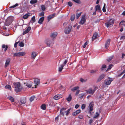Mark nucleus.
<instances>
[{
	"mask_svg": "<svg viewBox=\"0 0 125 125\" xmlns=\"http://www.w3.org/2000/svg\"><path fill=\"white\" fill-rule=\"evenodd\" d=\"M66 108H62L60 110V114L62 115L63 116H64L65 113L66 115L68 116L70 113L71 109H69L67 111H66Z\"/></svg>",
	"mask_w": 125,
	"mask_h": 125,
	"instance_id": "1",
	"label": "nucleus"
},
{
	"mask_svg": "<svg viewBox=\"0 0 125 125\" xmlns=\"http://www.w3.org/2000/svg\"><path fill=\"white\" fill-rule=\"evenodd\" d=\"M13 84L15 87V90L16 92L18 93L21 91L22 87L20 82L14 83Z\"/></svg>",
	"mask_w": 125,
	"mask_h": 125,
	"instance_id": "2",
	"label": "nucleus"
},
{
	"mask_svg": "<svg viewBox=\"0 0 125 125\" xmlns=\"http://www.w3.org/2000/svg\"><path fill=\"white\" fill-rule=\"evenodd\" d=\"M13 19L12 16L9 17L5 21V25L7 26H9L13 21Z\"/></svg>",
	"mask_w": 125,
	"mask_h": 125,
	"instance_id": "3",
	"label": "nucleus"
},
{
	"mask_svg": "<svg viewBox=\"0 0 125 125\" xmlns=\"http://www.w3.org/2000/svg\"><path fill=\"white\" fill-rule=\"evenodd\" d=\"M26 53L24 52L15 53L13 54V56L15 57H20L24 56L25 55Z\"/></svg>",
	"mask_w": 125,
	"mask_h": 125,
	"instance_id": "4",
	"label": "nucleus"
},
{
	"mask_svg": "<svg viewBox=\"0 0 125 125\" xmlns=\"http://www.w3.org/2000/svg\"><path fill=\"white\" fill-rule=\"evenodd\" d=\"M96 88V87H95L93 90L91 88H90L86 90V93L87 94H93L97 89Z\"/></svg>",
	"mask_w": 125,
	"mask_h": 125,
	"instance_id": "5",
	"label": "nucleus"
},
{
	"mask_svg": "<svg viewBox=\"0 0 125 125\" xmlns=\"http://www.w3.org/2000/svg\"><path fill=\"white\" fill-rule=\"evenodd\" d=\"M72 26L71 25H69L68 27H66L65 30V32L66 34H68L71 31Z\"/></svg>",
	"mask_w": 125,
	"mask_h": 125,
	"instance_id": "6",
	"label": "nucleus"
},
{
	"mask_svg": "<svg viewBox=\"0 0 125 125\" xmlns=\"http://www.w3.org/2000/svg\"><path fill=\"white\" fill-rule=\"evenodd\" d=\"M86 19L85 18V16L84 15H83L79 22V23L82 25H83L86 22Z\"/></svg>",
	"mask_w": 125,
	"mask_h": 125,
	"instance_id": "7",
	"label": "nucleus"
},
{
	"mask_svg": "<svg viewBox=\"0 0 125 125\" xmlns=\"http://www.w3.org/2000/svg\"><path fill=\"white\" fill-rule=\"evenodd\" d=\"M105 76V75L103 74H102L97 79V82L101 81Z\"/></svg>",
	"mask_w": 125,
	"mask_h": 125,
	"instance_id": "8",
	"label": "nucleus"
},
{
	"mask_svg": "<svg viewBox=\"0 0 125 125\" xmlns=\"http://www.w3.org/2000/svg\"><path fill=\"white\" fill-rule=\"evenodd\" d=\"M37 56L36 52H32L31 58L34 60Z\"/></svg>",
	"mask_w": 125,
	"mask_h": 125,
	"instance_id": "9",
	"label": "nucleus"
},
{
	"mask_svg": "<svg viewBox=\"0 0 125 125\" xmlns=\"http://www.w3.org/2000/svg\"><path fill=\"white\" fill-rule=\"evenodd\" d=\"M110 39H108L106 42L105 44V47L107 49L108 47H109V44L110 43Z\"/></svg>",
	"mask_w": 125,
	"mask_h": 125,
	"instance_id": "10",
	"label": "nucleus"
},
{
	"mask_svg": "<svg viewBox=\"0 0 125 125\" xmlns=\"http://www.w3.org/2000/svg\"><path fill=\"white\" fill-rule=\"evenodd\" d=\"M33 83L31 81L28 82L26 83V86L30 88L31 87Z\"/></svg>",
	"mask_w": 125,
	"mask_h": 125,
	"instance_id": "11",
	"label": "nucleus"
},
{
	"mask_svg": "<svg viewBox=\"0 0 125 125\" xmlns=\"http://www.w3.org/2000/svg\"><path fill=\"white\" fill-rule=\"evenodd\" d=\"M20 101L21 104H25L26 102V98L24 97L21 98Z\"/></svg>",
	"mask_w": 125,
	"mask_h": 125,
	"instance_id": "12",
	"label": "nucleus"
},
{
	"mask_svg": "<svg viewBox=\"0 0 125 125\" xmlns=\"http://www.w3.org/2000/svg\"><path fill=\"white\" fill-rule=\"evenodd\" d=\"M46 44L48 46L51 47L53 44V42L50 41H48L46 42Z\"/></svg>",
	"mask_w": 125,
	"mask_h": 125,
	"instance_id": "13",
	"label": "nucleus"
},
{
	"mask_svg": "<svg viewBox=\"0 0 125 125\" xmlns=\"http://www.w3.org/2000/svg\"><path fill=\"white\" fill-rule=\"evenodd\" d=\"M31 30V27L30 26H29L27 29L24 31L23 33V35H24L28 33Z\"/></svg>",
	"mask_w": 125,
	"mask_h": 125,
	"instance_id": "14",
	"label": "nucleus"
},
{
	"mask_svg": "<svg viewBox=\"0 0 125 125\" xmlns=\"http://www.w3.org/2000/svg\"><path fill=\"white\" fill-rule=\"evenodd\" d=\"M34 81L35 83L37 85H38L40 84V79L37 78H35L34 79Z\"/></svg>",
	"mask_w": 125,
	"mask_h": 125,
	"instance_id": "15",
	"label": "nucleus"
},
{
	"mask_svg": "<svg viewBox=\"0 0 125 125\" xmlns=\"http://www.w3.org/2000/svg\"><path fill=\"white\" fill-rule=\"evenodd\" d=\"M98 36V33L95 32L92 38V41H94L95 39H96Z\"/></svg>",
	"mask_w": 125,
	"mask_h": 125,
	"instance_id": "16",
	"label": "nucleus"
},
{
	"mask_svg": "<svg viewBox=\"0 0 125 125\" xmlns=\"http://www.w3.org/2000/svg\"><path fill=\"white\" fill-rule=\"evenodd\" d=\"M119 25L121 27H125V21H122L119 23Z\"/></svg>",
	"mask_w": 125,
	"mask_h": 125,
	"instance_id": "17",
	"label": "nucleus"
},
{
	"mask_svg": "<svg viewBox=\"0 0 125 125\" xmlns=\"http://www.w3.org/2000/svg\"><path fill=\"white\" fill-rule=\"evenodd\" d=\"M95 11H98L99 12H100L101 11L100 6L99 5H98L95 6Z\"/></svg>",
	"mask_w": 125,
	"mask_h": 125,
	"instance_id": "18",
	"label": "nucleus"
},
{
	"mask_svg": "<svg viewBox=\"0 0 125 125\" xmlns=\"http://www.w3.org/2000/svg\"><path fill=\"white\" fill-rule=\"evenodd\" d=\"M7 99H8L12 103L14 104V99L11 96H10L7 97Z\"/></svg>",
	"mask_w": 125,
	"mask_h": 125,
	"instance_id": "19",
	"label": "nucleus"
},
{
	"mask_svg": "<svg viewBox=\"0 0 125 125\" xmlns=\"http://www.w3.org/2000/svg\"><path fill=\"white\" fill-rule=\"evenodd\" d=\"M44 17H42L40 18L39 20L38 21V23L40 24H42V22L44 21Z\"/></svg>",
	"mask_w": 125,
	"mask_h": 125,
	"instance_id": "20",
	"label": "nucleus"
},
{
	"mask_svg": "<svg viewBox=\"0 0 125 125\" xmlns=\"http://www.w3.org/2000/svg\"><path fill=\"white\" fill-rule=\"evenodd\" d=\"M10 62V60L9 59H7L6 61V62L5 65V67L6 68L7 67L8 65H9Z\"/></svg>",
	"mask_w": 125,
	"mask_h": 125,
	"instance_id": "21",
	"label": "nucleus"
},
{
	"mask_svg": "<svg viewBox=\"0 0 125 125\" xmlns=\"http://www.w3.org/2000/svg\"><path fill=\"white\" fill-rule=\"evenodd\" d=\"M55 14L53 13L52 15H50L48 16L47 17V19L48 20V21H50L51 19L53 18Z\"/></svg>",
	"mask_w": 125,
	"mask_h": 125,
	"instance_id": "22",
	"label": "nucleus"
},
{
	"mask_svg": "<svg viewBox=\"0 0 125 125\" xmlns=\"http://www.w3.org/2000/svg\"><path fill=\"white\" fill-rule=\"evenodd\" d=\"M81 112V110H77L75 112H73V115L74 116H75L76 115L79 114Z\"/></svg>",
	"mask_w": 125,
	"mask_h": 125,
	"instance_id": "23",
	"label": "nucleus"
},
{
	"mask_svg": "<svg viewBox=\"0 0 125 125\" xmlns=\"http://www.w3.org/2000/svg\"><path fill=\"white\" fill-rule=\"evenodd\" d=\"M113 81V80H107L105 82V84L106 85H109Z\"/></svg>",
	"mask_w": 125,
	"mask_h": 125,
	"instance_id": "24",
	"label": "nucleus"
},
{
	"mask_svg": "<svg viewBox=\"0 0 125 125\" xmlns=\"http://www.w3.org/2000/svg\"><path fill=\"white\" fill-rule=\"evenodd\" d=\"M62 97V95L61 94L55 95V100H58Z\"/></svg>",
	"mask_w": 125,
	"mask_h": 125,
	"instance_id": "25",
	"label": "nucleus"
},
{
	"mask_svg": "<svg viewBox=\"0 0 125 125\" xmlns=\"http://www.w3.org/2000/svg\"><path fill=\"white\" fill-rule=\"evenodd\" d=\"M30 13H27L24 15L23 16V19H27L30 16Z\"/></svg>",
	"mask_w": 125,
	"mask_h": 125,
	"instance_id": "26",
	"label": "nucleus"
},
{
	"mask_svg": "<svg viewBox=\"0 0 125 125\" xmlns=\"http://www.w3.org/2000/svg\"><path fill=\"white\" fill-rule=\"evenodd\" d=\"M72 97L71 94H70L66 98V99L67 100L68 102H70L71 101L72 99Z\"/></svg>",
	"mask_w": 125,
	"mask_h": 125,
	"instance_id": "27",
	"label": "nucleus"
},
{
	"mask_svg": "<svg viewBox=\"0 0 125 125\" xmlns=\"http://www.w3.org/2000/svg\"><path fill=\"white\" fill-rule=\"evenodd\" d=\"M94 104H91V103H90L89 104V106H90V111L89 112L90 113H91L92 111L93 110V107Z\"/></svg>",
	"mask_w": 125,
	"mask_h": 125,
	"instance_id": "28",
	"label": "nucleus"
},
{
	"mask_svg": "<svg viewBox=\"0 0 125 125\" xmlns=\"http://www.w3.org/2000/svg\"><path fill=\"white\" fill-rule=\"evenodd\" d=\"M2 48H5L4 50V51L5 52L8 48V46L7 45H5V44H3L2 45Z\"/></svg>",
	"mask_w": 125,
	"mask_h": 125,
	"instance_id": "29",
	"label": "nucleus"
},
{
	"mask_svg": "<svg viewBox=\"0 0 125 125\" xmlns=\"http://www.w3.org/2000/svg\"><path fill=\"white\" fill-rule=\"evenodd\" d=\"M64 65L63 64L61 65V66L59 67L58 68V71L59 72H61L62 70Z\"/></svg>",
	"mask_w": 125,
	"mask_h": 125,
	"instance_id": "30",
	"label": "nucleus"
},
{
	"mask_svg": "<svg viewBox=\"0 0 125 125\" xmlns=\"http://www.w3.org/2000/svg\"><path fill=\"white\" fill-rule=\"evenodd\" d=\"M32 21V22H31L32 23H34L35 21V17L34 16H33L31 18L30 23Z\"/></svg>",
	"mask_w": 125,
	"mask_h": 125,
	"instance_id": "31",
	"label": "nucleus"
},
{
	"mask_svg": "<svg viewBox=\"0 0 125 125\" xmlns=\"http://www.w3.org/2000/svg\"><path fill=\"white\" fill-rule=\"evenodd\" d=\"M109 24H110L111 25H112L114 23V21L112 19H110L109 21L107 22Z\"/></svg>",
	"mask_w": 125,
	"mask_h": 125,
	"instance_id": "32",
	"label": "nucleus"
},
{
	"mask_svg": "<svg viewBox=\"0 0 125 125\" xmlns=\"http://www.w3.org/2000/svg\"><path fill=\"white\" fill-rule=\"evenodd\" d=\"M79 89V87L78 86H77L74 87L71 89V91L73 92H74L77 90Z\"/></svg>",
	"mask_w": 125,
	"mask_h": 125,
	"instance_id": "33",
	"label": "nucleus"
},
{
	"mask_svg": "<svg viewBox=\"0 0 125 125\" xmlns=\"http://www.w3.org/2000/svg\"><path fill=\"white\" fill-rule=\"evenodd\" d=\"M41 108L43 110H45L46 109V105L44 104H42L41 106Z\"/></svg>",
	"mask_w": 125,
	"mask_h": 125,
	"instance_id": "34",
	"label": "nucleus"
},
{
	"mask_svg": "<svg viewBox=\"0 0 125 125\" xmlns=\"http://www.w3.org/2000/svg\"><path fill=\"white\" fill-rule=\"evenodd\" d=\"M37 1V0H31L30 1V3L31 4H33L36 3Z\"/></svg>",
	"mask_w": 125,
	"mask_h": 125,
	"instance_id": "35",
	"label": "nucleus"
},
{
	"mask_svg": "<svg viewBox=\"0 0 125 125\" xmlns=\"http://www.w3.org/2000/svg\"><path fill=\"white\" fill-rule=\"evenodd\" d=\"M19 5V4L18 3H16L15 4V5H13L12 6H10L9 7V9L10 8V10H11V8H14L16 7L17 6H18Z\"/></svg>",
	"mask_w": 125,
	"mask_h": 125,
	"instance_id": "36",
	"label": "nucleus"
},
{
	"mask_svg": "<svg viewBox=\"0 0 125 125\" xmlns=\"http://www.w3.org/2000/svg\"><path fill=\"white\" fill-rule=\"evenodd\" d=\"M113 58V56H111L108 58L106 60L108 62H110L112 60Z\"/></svg>",
	"mask_w": 125,
	"mask_h": 125,
	"instance_id": "37",
	"label": "nucleus"
},
{
	"mask_svg": "<svg viewBox=\"0 0 125 125\" xmlns=\"http://www.w3.org/2000/svg\"><path fill=\"white\" fill-rule=\"evenodd\" d=\"M5 88L9 90L11 89V86L10 85H7L5 86Z\"/></svg>",
	"mask_w": 125,
	"mask_h": 125,
	"instance_id": "38",
	"label": "nucleus"
},
{
	"mask_svg": "<svg viewBox=\"0 0 125 125\" xmlns=\"http://www.w3.org/2000/svg\"><path fill=\"white\" fill-rule=\"evenodd\" d=\"M99 115V114L98 112H96V113L94 115L93 118H96L98 117Z\"/></svg>",
	"mask_w": 125,
	"mask_h": 125,
	"instance_id": "39",
	"label": "nucleus"
},
{
	"mask_svg": "<svg viewBox=\"0 0 125 125\" xmlns=\"http://www.w3.org/2000/svg\"><path fill=\"white\" fill-rule=\"evenodd\" d=\"M75 15L74 14H73L72 15L71 17V20L72 21H73L75 18Z\"/></svg>",
	"mask_w": 125,
	"mask_h": 125,
	"instance_id": "40",
	"label": "nucleus"
},
{
	"mask_svg": "<svg viewBox=\"0 0 125 125\" xmlns=\"http://www.w3.org/2000/svg\"><path fill=\"white\" fill-rule=\"evenodd\" d=\"M73 1H74L76 3L78 4H80L81 3V2L80 0H72Z\"/></svg>",
	"mask_w": 125,
	"mask_h": 125,
	"instance_id": "41",
	"label": "nucleus"
},
{
	"mask_svg": "<svg viewBox=\"0 0 125 125\" xmlns=\"http://www.w3.org/2000/svg\"><path fill=\"white\" fill-rule=\"evenodd\" d=\"M105 6L106 4L105 3L104 4V6L103 7L102 10L103 12H106V10L105 9Z\"/></svg>",
	"mask_w": 125,
	"mask_h": 125,
	"instance_id": "42",
	"label": "nucleus"
},
{
	"mask_svg": "<svg viewBox=\"0 0 125 125\" xmlns=\"http://www.w3.org/2000/svg\"><path fill=\"white\" fill-rule=\"evenodd\" d=\"M44 15V13L43 12H41L39 14V16L40 17H43V16Z\"/></svg>",
	"mask_w": 125,
	"mask_h": 125,
	"instance_id": "43",
	"label": "nucleus"
},
{
	"mask_svg": "<svg viewBox=\"0 0 125 125\" xmlns=\"http://www.w3.org/2000/svg\"><path fill=\"white\" fill-rule=\"evenodd\" d=\"M82 12H81L79 13H77L76 14V18L77 19H78L80 16H81V14Z\"/></svg>",
	"mask_w": 125,
	"mask_h": 125,
	"instance_id": "44",
	"label": "nucleus"
},
{
	"mask_svg": "<svg viewBox=\"0 0 125 125\" xmlns=\"http://www.w3.org/2000/svg\"><path fill=\"white\" fill-rule=\"evenodd\" d=\"M42 10L44 11L45 10L46 8L44 5H42L41 6Z\"/></svg>",
	"mask_w": 125,
	"mask_h": 125,
	"instance_id": "45",
	"label": "nucleus"
},
{
	"mask_svg": "<svg viewBox=\"0 0 125 125\" xmlns=\"http://www.w3.org/2000/svg\"><path fill=\"white\" fill-rule=\"evenodd\" d=\"M35 98V97L34 96H31L30 98V101L31 102H32V101H33L34 99Z\"/></svg>",
	"mask_w": 125,
	"mask_h": 125,
	"instance_id": "46",
	"label": "nucleus"
},
{
	"mask_svg": "<svg viewBox=\"0 0 125 125\" xmlns=\"http://www.w3.org/2000/svg\"><path fill=\"white\" fill-rule=\"evenodd\" d=\"M50 37L51 38L54 39V38L55 37V32L51 33L50 35Z\"/></svg>",
	"mask_w": 125,
	"mask_h": 125,
	"instance_id": "47",
	"label": "nucleus"
},
{
	"mask_svg": "<svg viewBox=\"0 0 125 125\" xmlns=\"http://www.w3.org/2000/svg\"><path fill=\"white\" fill-rule=\"evenodd\" d=\"M49 105L51 106H53L55 105V104L52 101H51L50 102Z\"/></svg>",
	"mask_w": 125,
	"mask_h": 125,
	"instance_id": "48",
	"label": "nucleus"
},
{
	"mask_svg": "<svg viewBox=\"0 0 125 125\" xmlns=\"http://www.w3.org/2000/svg\"><path fill=\"white\" fill-rule=\"evenodd\" d=\"M125 73V69L123 71V72L121 73L120 74L118 75V77H120L122 74Z\"/></svg>",
	"mask_w": 125,
	"mask_h": 125,
	"instance_id": "49",
	"label": "nucleus"
},
{
	"mask_svg": "<svg viewBox=\"0 0 125 125\" xmlns=\"http://www.w3.org/2000/svg\"><path fill=\"white\" fill-rule=\"evenodd\" d=\"M19 44V46L21 47H23L24 45V43L22 42L20 43Z\"/></svg>",
	"mask_w": 125,
	"mask_h": 125,
	"instance_id": "50",
	"label": "nucleus"
},
{
	"mask_svg": "<svg viewBox=\"0 0 125 125\" xmlns=\"http://www.w3.org/2000/svg\"><path fill=\"white\" fill-rule=\"evenodd\" d=\"M105 25L107 27H108L110 26L111 25L110 24H109L107 22L105 23Z\"/></svg>",
	"mask_w": 125,
	"mask_h": 125,
	"instance_id": "51",
	"label": "nucleus"
},
{
	"mask_svg": "<svg viewBox=\"0 0 125 125\" xmlns=\"http://www.w3.org/2000/svg\"><path fill=\"white\" fill-rule=\"evenodd\" d=\"M97 71L95 70H92L90 71V73H95Z\"/></svg>",
	"mask_w": 125,
	"mask_h": 125,
	"instance_id": "52",
	"label": "nucleus"
},
{
	"mask_svg": "<svg viewBox=\"0 0 125 125\" xmlns=\"http://www.w3.org/2000/svg\"><path fill=\"white\" fill-rule=\"evenodd\" d=\"M86 105L85 104H82L81 108L82 109H84Z\"/></svg>",
	"mask_w": 125,
	"mask_h": 125,
	"instance_id": "53",
	"label": "nucleus"
},
{
	"mask_svg": "<svg viewBox=\"0 0 125 125\" xmlns=\"http://www.w3.org/2000/svg\"><path fill=\"white\" fill-rule=\"evenodd\" d=\"M68 5L70 7L72 6L73 4L71 1H69L68 2Z\"/></svg>",
	"mask_w": 125,
	"mask_h": 125,
	"instance_id": "54",
	"label": "nucleus"
},
{
	"mask_svg": "<svg viewBox=\"0 0 125 125\" xmlns=\"http://www.w3.org/2000/svg\"><path fill=\"white\" fill-rule=\"evenodd\" d=\"M106 66L105 65H102L101 68V70L102 71L106 67Z\"/></svg>",
	"mask_w": 125,
	"mask_h": 125,
	"instance_id": "55",
	"label": "nucleus"
},
{
	"mask_svg": "<svg viewBox=\"0 0 125 125\" xmlns=\"http://www.w3.org/2000/svg\"><path fill=\"white\" fill-rule=\"evenodd\" d=\"M113 66V65H112V64H110L108 66V69H110Z\"/></svg>",
	"mask_w": 125,
	"mask_h": 125,
	"instance_id": "56",
	"label": "nucleus"
},
{
	"mask_svg": "<svg viewBox=\"0 0 125 125\" xmlns=\"http://www.w3.org/2000/svg\"><path fill=\"white\" fill-rule=\"evenodd\" d=\"M120 39L121 40H123L125 39V35L121 36Z\"/></svg>",
	"mask_w": 125,
	"mask_h": 125,
	"instance_id": "57",
	"label": "nucleus"
},
{
	"mask_svg": "<svg viewBox=\"0 0 125 125\" xmlns=\"http://www.w3.org/2000/svg\"><path fill=\"white\" fill-rule=\"evenodd\" d=\"M78 118L80 119H82L83 118V116L82 115H79L78 116Z\"/></svg>",
	"mask_w": 125,
	"mask_h": 125,
	"instance_id": "58",
	"label": "nucleus"
},
{
	"mask_svg": "<svg viewBox=\"0 0 125 125\" xmlns=\"http://www.w3.org/2000/svg\"><path fill=\"white\" fill-rule=\"evenodd\" d=\"M93 120L92 119H91L90 120L89 124H91L93 122Z\"/></svg>",
	"mask_w": 125,
	"mask_h": 125,
	"instance_id": "59",
	"label": "nucleus"
},
{
	"mask_svg": "<svg viewBox=\"0 0 125 125\" xmlns=\"http://www.w3.org/2000/svg\"><path fill=\"white\" fill-rule=\"evenodd\" d=\"M18 42H16L14 44V47H15L16 48V47H17V45L18 44Z\"/></svg>",
	"mask_w": 125,
	"mask_h": 125,
	"instance_id": "60",
	"label": "nucleus"
},
{
	"mask_svg": "<svg viewBox=\"0 0 125 125\" xmlns=\"http://www.w3.org/2000/svg\"><path fill=\"white\" fill-rule=\"evenodd\" d=\"M87 44V42H86L84 43V45L83 46V47L84 48H85Z\"/></svg>",
	"mask_w": 125,
	"mask_h": 125,
	"instance_id": "61",
	"label": "nucleus"
},
{
	"mask_svg": "<svg viewBox=\"0 0 125 125\" xmlns=\"http://www.w3.org/2000/svg\"><path fill=\"white\" fill-rule=\"evenodd\" d=\"M79 107V105L76 104L75 105V108L77 109Z\"/></svg>",
	"mask_w": 125,
	"mask_h": 125,
	"instance_id": "62",
	"label": "nucleus"
},
{
	"mask_svg": "<svg viewBox=\"0 0 125 125\" xmlns=\"http://www.w3.org/2000/svg\"><path fill=\"white\" fill-rule=\"evenodd\" d=\"M80 92L79 90H77L76 92L75 95L76 96H77L79 94Z\"/></svg>",
	"mask_w": 125,
	"mask_h": 125,
	"instance_id": "63",
	"label": "nucleus"
},
{
	"mask_svg": "<svg viewBox=\"0 0 125 125\" xmlns=\"http://www.w3.org/2000/svg\"><path fill=\"white\" fill-rule=\"evenodd\" d=\"M80 81L82 82L83 83L84 82H85V80L82 78H81L80 79Z\"/></svg>",
	"mask_w": 125,
	"mask_h": 125,
	"instance_id": "64",
	"label": "nucleus"
}]
</instances>
